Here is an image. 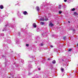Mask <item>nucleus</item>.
<instances>
[{
  "mask_svg": "<svg viewBox=\"0 0 78 78\" xmlns=\"http://www.w3.org/2000/svg\"><path fill=\"white\" fill-rule=\"evenodd\" d=\"M1 20H0V21H1Z\"/></svg>",
  "mask_w": 78,
  "mask_h": 78,
  "instance_id": "c756f323",
  "label": "nucleus"
},
{
  "mask_svg": "<svg viewBox=\"0 0 78 78\" xmlns=\"http://www.w3.org/2000/svg\"><path fill=\"white\" fill-rule=\"evenodd\" d=\"M4 28V30H2V31H5H5H6V30H7L6 29V27H5Z\"/></svg>",
  "mask_w": 78,
  "mask_h": 78,
  "instance_id": "1a4fd4ad",
  "label": "nucleus"
},
{
  "mask_svg": "<svg viewBox=\"0 0 78 78\" xmlns=\"http://www.w3.org/2000/svg\"><path fill=\"white\" fill-rule=\"evenodd\" d=\"M58 12L59 14H61V13H62V12L61 11H59Z\"/></svg>",
  "mask_w": 78,
  "mask_h": 78,
  "instance_id": "ddd939ff",
  "label": "nucleus"
},
{
  "mask_svg": "<svg viewBox=\"0 0 78 78\" xmlns=\"http://www.w3.org/2000/svg\"><path fill=\"white\" fill-rule=\"evenodd\" d=\"M33 26L34 27V28H36V23H34L33 24Z\"/></svg>",
  "mask_w": 78,
  "mask_h": 78,
  "instance_id": "f257e3e1",
  "label": "nucleus"
},
{
  "mask_svg": "<svg viewBox=\"0 0 78 78\" xmlns=\"http://www.w3.org/2000/svg\"><path fill=\"white\" fill-rule=\"evenodd\" d=\"M63 38L64 41H66V37H64Z\"/></svg>",
  "mask_w": 78,
  "mask_h": 78,
  "instance_id": "6e6552de",
  "label": "nucleus"
},
{
  "mask_svg": "<svg viewBox=\"0 0 78 78\" xmlns=\"http://www.w3.org/2000/svg\"><path fill=\"white\" fill-rule=\"evenodd\" d=\"M68 23H70V21H68Z\"/></svg>",
  "mask_w": 78,
  "mask_h": 78,
  "instance_id": "a878e982",
  "label": "nucleus"
},
{
  "mask_svg": "<svg viewBox=\"0 0 78 78\" xmlns=\"http://www.w3.org/2000/svg\"><path fill=\"white\" fill-rule=\"evenodd\" d=\"M52 47H53V46H52V45H51V46H50V47L52 48Z\"/></svg>",
  "mask_w": 78,
  "mask_h": 78,
  "instance_id": "5701e85b",
  "label": "nucleus"
},
{
  "mask_svg": "<svg viewBox=\"0 0 78 78\" xmlns=\"http://www.w3.org/2000/svg\"><path fill=\"white\" fill-rule=\"evenodd\" d=\"M36 9H37V11H39V7H36Z\"/></svg>",
  "mask_w": 78,
  "mask_h": 78,
  "instance_id": "9b49d317",
  "label": "nucleus"
},
{
  "mask_svg": "<svg viewBox=\"0 0 78 78\" xmlns=\"http://www.w3.org/2000/svg\"><path fill=\"white\" fill-rule=\"evenodd\" d=\"M23 14L24 15H27V11H24L23 12Z\"/></svg>",
  "mask_w": 78,
  "mask_h": 78,
  "instance_id": "7ed1b4c3",
  "label": "nucleus"
},
{
  "mask_svg": "<svg viewBox=\"0 0 78 78\" xmlns=\"http://www.w3.org/2000/svg\"><path fill=\"white\" fill-rule=\"evenodd\" d=\"M9 78H10V77H9Z\"/></svg>",
  "mask_w": 78,
  "mask_h": 78,
  "instance_id": "7c9ffc66",
  "label": "nucleus"
},
{
  "mask_svg": "<svg viewBox=\"0 0 78 78\" xmlns=\"http://www.w3.org/2000/svg\"><path fill=\"white\" fill-rule=\"evenodd\" d=\"M28 45H29L28 44H26V46L27 47H28Z\"/></svg>",
  "mask_w": 78,
  "mask_h": 78,
  "instance_id": "a211bd4d",
  "label": "nucleus"
},
{
  "mask_svg": "<svg viewBox=\"0 0 78 78\" xmlns=\"http://www.w3.org/2000/svg\"><path fill=\"white\" fill-rule=\"evenodd\" d=\"M74 14L76 15V16H77L78 15V13H76V12H74Z\"/></svg>",
  "mask_w": 78,
  "mask_h": 78,
  "instance_id": "9d476101",
  "label": "nucleus"
},
{
  "mask_svg": "<svg viewBox=\"0 0 78 78\" xmlns=\"http://www.w3.org/2000/svg\"><path fill=\"white\" fill-rule=\"evenodd\" d=\"M40 24L41 25H44V23L43 22H41L40 23Z\"/></svg>",
  "mask_w": 78,
  "mask_h": 78,
  "instance_id": "39448f33",
  "label": "nucleus"
},
{
  "mask_svg": "<svg viewBox=\"0 0 78 78\" xmlns=\"http://www.w3.org/2000/svg\"><path fill=\"white\" fill-rule=\"evenodd\" d=\"M52 63L53 64H55L56 63V61L55 60H54L52 61Z\"/></svg>",
  "mask_w": 78,
  "mask_h": 78,
  "instance_id": "423d86ee",
  "label": "nucleus"
},
{
  "mask_svg": "<svg viewBox=\"0 0 78 78\" xmlns=\"http://www.w3.org/2000/svg\"><path fill=\"white\" fill-rule=\"evenodd\" d=\"M38 70H41V69H40V68H38Z\"/></svg>",
  "mask_w": 78,
  "mask_h": 78,
  "instance_id": "393cba45",
  "label": "nucleus"
},
{
  "mask_svg": "<svg viewBox=\"0 0 78 78\" xmlns=\"http://www.w3.org/2000/svg\"><path fill=\"white\" fill-rule=\"evenodd\" d=\"M28 68L30 69V66H28Z\"/></svg>",
  "mask_w": 78,
  "mask_h": 78,
  "instance_id": "bb28decb",
  "label": "nucleus"
},
{
  "mask_svg": "<svg viewBox=\"0 0 78 78\" xmlns=\"http://www.w3.org/2000/svg\"><path fill=\"white\" fill-rule=\"evenodd\" d=\"M41 46H43V45H44V44L43 43H41Z\"/></svg>",
  "mask_w": 78,
  "mask_h": 78,
  "instance_id": "2eb2a0df",
  "label": "nucleus"
},
{
  "mask_svg": "<svg viewBox=\"0 0 78 78\" xmlns=\"http://www.w3.org/2000/svg\"><path fill=\"white\" fill-rule=\"evenodd\" d=\"M71 50H72V49H69V51H71Z\"/></svg>",
  "mask_w": 78,
  "mask_h": 78,
  "instance_id": "f3484780",
  "label": "nucleus"
},
{
  "mask_svg": "<svg viewBox=\"0 0 78 78\" xmlns=\"http://www.w3.org/2000/svg\"><path fill=\"white\" fill-rule=\"evenodd\" d=\"M49 26H50V27H53V24L51 23L49 24Z\"/></svg>",
  "mask_w": 78,
  "mask_h": 78,
  "instance_id": "f03ea898",
  "label": "nucleus"
},
{
  "mask_svg": "<svg viewBox=\"0 0 78 78\" xmlns=\"http://www.w3.org/2000/svg\"><path fill=\"white\" fill-rule=\"evenodd\" d=\"M3 35H2V36H3V35H4V34H2Z\"/></svg>",
  "mask_w": 78,
  "mask_h": 78,
  "instance_id": "4be33fe9",
  "label": "nucleus"
},
{
  "mask_svg": "<svg viewBox=\"0 0 78 78\" xmlns=\"http://www.w3.org/2000/svg\"><path fill=\"white\" fill-rule=\"evenodd\" d=\"M48 60H50V58H48Z\"/></svg>",
  "mask_w": 78,
  "mask_h": 78,
  "instance_id": "b1692460",
  "label": "nucleus"
},
{
  "mask_svg": "<svg viewBox=\"0 0 78 78\" xmlns=\"http://www.w3.org/2000/svg\"><path fill=\"white\" fill-rule=\"evenodd\" d=\"M64 1L65 2H67V0H64Z\"/></svg>",
  "mask_w": 78,
  "mask_h": 78,
  "instance_id": "412c9836",
  "label": "nucleus"
},
{
  "mask_svg": "<svg viewBox=\"0 0 78 78\" xmlns=\"http://www.w3.org/2000/svg\"><path fill=\"white\" fill-rule=\"evenodd\" d=\"M2 57H3V58H4V57H5V55H3L2 56Z\"/></svg>",
  "mask_w": 78,
  "mask_h": 78,
  "instance_id": "6ab92c4d",
  "label": "nucleus"
},
{
  "mask_svg": "<svg viewBox=\"0 0 78 78\" xmlns=\"http://www.w3.org/2000/svg\"><path fill=\"white\" fill-rule=\"evenodd\" d=\"M46 20V21H47V20Z\"/></svg>",
  "mask_w": 78,
  "mask_h": 78,
  "instance_id": "c85d7f7f",
  "label": "nucleus"
},
{
  "mask_svg": "<svg viewBox=\"0 0 78 78\" xmlns=\"http://www.w3.org/2000/svg\"><path fill=\"white\" fill-rule=\"evenodd\" d=\"M59 9H61V6L60 5H59Z\"/></svg>",
  "mask_w": 78,
  "mask_h": 78,
  "instance_id": "4468645a",
  "label": "nucleus"
},
{
  "mask_svg": "<svg viewBox=\"0 0 78 78\" xmlns=\"http://www.w3.org/2000/svg\"><path fill=\"white\" fill-rule=\"evenodd\" d=\"M31 74L30 73H29V75H30Z\"/></svg>",
  "mask_w": 78,
  "mask_h": 78,
  "instance_id": "cd10ccee",
  "label": "nucleus"
},
{
  "mask_svg": "<svg viewBox=\"0 0 78 78\" xmlns=\"http://www.w3.org/2000/svg\"><path fill=\"white\" fill-rule=\"evenodd\" d=\"M76 47H78V44H77L76 45Z\"/></svg>",
  "mask_w": 78,
  "mask_h": 78,
  "instance_id": "aec40b11",
  "label": "nucleus"
},
{
  "mask_svg": "<svg viewBox=\"0 0 78 78\" xmlns=\"http://www.w3.org/2000/svg\"><path fill=\"white\" fill-rule=\"evenodd\" d=\"M60 69L62 72H64V69H63V68H61Z\"/></svg>",
  "mask_w": 78,
  "mask_h": 78,
  "instance_id": "20e7f679",
  "label": "nucleus"
},
{
  "mask_svg": "<svg viewBox=\"0 0 78 78\" xmlns=\"http://www.w3.org/2000/svg\"><path fill=\"white\" fill-rule=\"evenodd\" d=\"M0 8L1 9H3V5H0Z\"/></svg>",
  "mask_w": 78,
  "mask_h": 78,
  "instance_id": "0eeeda50",
  "label": "nucleus"
},
{
  "mask_svg": "<svg viewBox=\"0 0 78 78\" xmlns=\"http://www.w3.org/2000/svg\"><path fill=\"white\" fill-rule=\"evenodd\" d=\"M71 10H72V11H75V8H74L73 9H72Z\"/></svg>",
  "mask_w": 78,
  "mask_h": 78,
  "instance_id": "f8f14e48",
  "label": "nucleus"
},
{
  "mask_svg": "<svg viewBox=\"0 0 78 78\" xmlns=\"http://www.w3.org/2000/svg\"><path fill=\"white\" fill-rule=\"evenodd\" d=\"M40 20H45V19L44 18H41Z\"/></svg>",
  "mask_w": 78,
  "mask_h": 78,
  "instance_id": "dca6fc26",
  "label": "nucleus"
}]
</instances>
